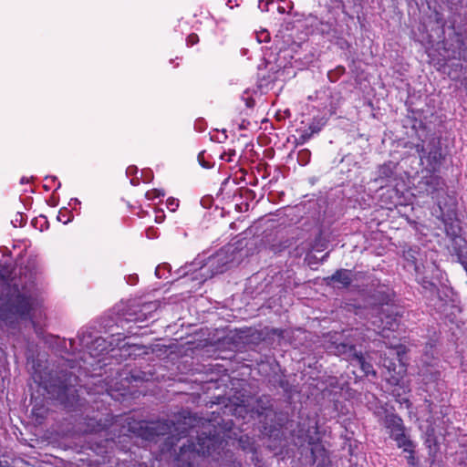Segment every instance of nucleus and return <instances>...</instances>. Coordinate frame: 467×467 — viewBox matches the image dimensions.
<instances>
[{
  "mask_svg": "<svg viewBox=\"0 0 467 467\" xmlns=\"http://www.w3.org/2000/svg\"><path fill=\"white\" fill-rule=\"evenodd\" d=\"M222 443L219 432L202 431L197 435L196 441L188 440L187 443L180 447L175 457L176 467H200L202 459L219 450Z\"/></svg>",
  "mask_w": 467,
  "mask_h": 467,
  "instance_id": "nucleus-1",
  "label": "nucleus"
},
{
  "mask_svg": "<svg viewBox=\"0 0 467 467\" xmlns=\"http://www.w3.org/2000/svg\"><path fill=\"white\" fill-rule=\"evenodd\" d=\"M34 300L31 295L22 293L15 284L0 296V320L13 321L16 317L27 318L33 310Z\"/></svg>",
  "mask_w": 467,
  "mask_h": 467,
  "instance_id": "nucleus-2",
  "label": "nucleus"
},
{
  "mask_svg": "<svg viewBox=\"0 0 467 467\" xmlns=\"http://www.w3.org/2000/svg\"><path fill=\"white\" fill-rule=\"evenodd\" d=\"M128 431L133 433L137 437H140L146 441H153L159 436H164L171 433L175 429L172 420H136L133 418H126Z\"/></svg>",
  "mask_w": 467,
  "mask_h": 467,
  "instance_id": "nucleus-3",
  "label": "nucleus"
},
{
  "mask_svg": "<svg viewBox=\"0 0 467 467\" xmlns=\"http://www.w3.org/2000/svg\"><path fill=\"white\" fill-rule=\"evenodd\" d=\"M73 374L67 370L57 372L56 375L49 374V378L43 379L40 385L44 387L47 392L54 399L65 403L68 394L73 387Z\"/></svg>",
  "mask_w": 467,
  "mask_h": 467,
  "instance_id": "nucleus-4",
  "label": "nucleus"
},
{
  "mask_svg": "<svg viewBox=\"0 0 467 467\" xmlns=\"http://www.w3.org/2000/svg\"><path fill=\"white\" fill-rule=\"evenodd\" d=\"M381 423L387 430L389 438L396 441L399 448H402L403 451L411 450V440L406 434V427L400 416L385 410Z\"/></svg>",
  "mask_w": 467,
  "mask_h": 467,
  "instance_id": "nucleus-5",
  "label": "nucleus"
},
{
  "mask_svg": "<svg viewBox=\"0 0 467 467\" xmlns=\"http://www.w3.org/2000/svg\"><path fill=\"white\" fill-rule=\"evenodd\" d=\"M389 344V356L387 353L381 358L382 366L388 370L394 381H399L405 373L406 368L402 363L401 354L405 353V347L399 343V339L392 335V341L385 342Z\"/></svg>",
  "mask_w": 467,
  "mask_h": 467,
  "instance_id": "nucleus-6",
  "label": "nucleus"
},
{
  "mask_svg": "<svg viewBox=\"0 0 467 467\" xmlns=\"http://www.w3.org/2000/svg\"><path fill=\"white\" fill-rule=\"evenodd\" d=\"M401 315L393 306L386 308L381 307L379 315L372 321L377 333L383 338L390 339V335L394 334L400 327V318Z\"/></svg>",
  "mask_w": 467,
  "mask_h": 467,
  "instance_id": "nucleus-7",
  "label": "nucleus"
},
{
  "mask_svg": "<svg viewBox=\"0 0 467 467\" xmlns=\"http://www.w3.org/2000/svg\"><path fill=\"white\" fill-rule=\"evenodd\" d=\"M342 337L343 335L339 333H335L330 336L327 348L336 356L344 357L352 362L356 356L358 355L359 351L357 350L354 344L346 342Z\"/></svg>",
  "mask_w": 467,
  "mask_h": 467,
  "instance_id": "nucleus-8",
  "label": "nucleus"
},
{
  "mask_svg": "<svg viewBox=\"0 0 467 467\" xmlns=\"http://www.w3.org/2000/svg\"><path fill=\"white\" fill-rule=\"evenodd\" d=\"M327 285L340 284L342 287L348 288L351 285L352 271L348 269H337L333 275L324 278Z\"/></svg>",
  "mask_w": 467,
  "mask_h": 467,
  "instance_id": "nucleus-9",
  "label": "nucleus"
},
{
  "mask_svg": "<svg viewBox=\"0 0 467 467\" xmlns=\"http://www.w3.org/2000/svg\"><path fill=\"white\" fill-rule=\"evenodd\" d=\"M397 165L393 161H387L378 167V176L375 179L376 182L388 184L391 181L395 180Z\"/></svg>",
  "mask_w": 467,
  "mask_h": 467,
  "instance_id": "nucleus-10",
  "label": "nucleus"
},
{
  "mask_svg": "<svg viewBox=\"0 0 467 467\" xmlns=\"http://www.w3.org/2000/svg\"><path fill=\"white\" fill-rule=\"evenodd\" d=\"M393 296L394 293L388 285H379L371 295V297L382 307L383 306H387L388 307L390 306L389 304L393 301Z\"/></svg>",
  "mask_w": 467,
  "mask_h": 467,
  "instance_id": "nucleus-11",
  "label": "nucleus"
},
{
  "mask_svg": "<svg viewBox=\"0 0 467 467\" xmlns=\"http://www.w3.org/2000/svg\"><path fill=\"white\" fill-rule=\"evenodd\" d=\"M425 267L422 265V266H416V272H415V275H416V281L418 282V284H420L421 285V287L430 292L431 295H439V287L437 286V285L435 283H433L431 280V277L430 276H427L424 275V270Z\"/></svg>",
  "mask_w": 467,
  "mask_h": 467,
  "instance_id": "nucleus-12",
  "label": "nucleus"
},
{
  "mask_svg": "<svg viewBox=\"0 0 467 467\" xmlns=\"http://www.w3.org/2000/svg\"><path fill=\"white\" fill-rule=\"evenodd\" d=\"M272 399L269 395H262L255 399L250 411L258 416L264 415L267 410H272Z\"/></svg>",
  "mask_w": 467,
  "mask_h": 467,
  "instance_id": "nucleus-13",
  "label": "nucleus"
},
{
  "mask_svg": "<svg viewBox=\"0 0 467 467\" xmlns=\"http://www.w3.org/2000/svg\"><path fill=\"white\" fill-rule=\"evenodd\" d=\"M427 159L428 167L431 171H436L439 170L442 154H441V149L440 147H433L431 149L427 154V156H423Z\"/></svg>",
  "mask_w": 467,
  "mask_h": 467,
  "instance_id": "nucleus-14",
  "label": "nucleus"
},
{
  "mask_svg": "<svg viewBox=\"0 0 467 467\" xmlns=\"http://www.w3.org/2000/svg\"><path fill=\"white\" fill-rule=\"evenodd\" d=\"M109 421L110 420L108 418H105L104 420H96L94 418H88L87 419L86 422L87 431L91 433H98L106 431L110 425Z\"/></svg>",
  "mask_w": 467,
  "mask_h": 467,
  "instance_id": "nucleus-15",
  "label": "nucleus"
},
{
  "mask_svg": "<svg viewBox=\"0 0 467 467\" xmlns=\"http://www.w3.org/2000/svg\"><path fill=\"white\" fill-rule=\"evenodd\" d=\"M351 363L358 365L360 368L364 376H376V371L374 370L372 364L369 361L366 360V358L364 357L361 351H359L358 355L356 356V358L353 359Z\"/></svg>",
  "mask_w": 467,
  "mask_h": 467,
  "instance_id": "nucleus-16",
  "label": "nucleus"
},
{
  "mask_svg": "<svg viewBox=\"0 0 467 467\" xmlns=\"http://www.w3.org/2000/svg\"><path fill=\"white\" fill-rule=\"evenodd\" d=\"M306 441L307 443L312 446L311 448V454L315 458V447L320 445L321 443V437L318 430V426L316 424L314 427V432L313 434H306Z\"/></svg>",
  "mask_w": 467,
  "mask_h": 467,
  "instance_id": "nucleus-17",
  "label": "nucleus"
},
{
  "mask_svg": "<svg viewBox=\"0 0 467 467\" xmlns=\"http://www.w3.org/2000/svg\"><path fill=\"white\" fill-rule=\"evenodd\" d=\"M291 245H292L291 240L286 238V239L279 241L276 244H272L270 245V250L274 254H279V253L285 251V249L289 248Z\"/></svg>",
  "mask_w": 467,
  "mask_h": 467,
  "instance_id": "nucleus-18",
  "label": "nucleus"
},
{
  "mask_svg": "<svg viewBox=\"0 0 467 467\" xmlns=\"http://www.w3.org/2000/svg\"><path fill=\"white\" fill-rule=\"evenodd\" d=\"M431 195V198L433 200H436L437 202V205L439 206V209L441 211V213H443L444 212V209L446 207V202H443L441 199H440V196L441 194H446L445 191L443 189H439V188H433L432 191L430 192Z\"/></svg>",
  "mask_w": 467,
  "mask_h": 467,
  "instance_id": "nucleus-19",
  "label": "nucleus"
},
{
  "mask_svg": "<svg viewBox=\"0 0 467 467\" xmlns=\"http://www.w3.org/2000/svg\"><path fill=\"white\" fill-rule=\"evenodd\" d=\"M319 130L313 125H310L307 130H304L299 135L298 141L300 144H304L310 140L314 133H317Z\"/></svg>",
  "mask_w": 467,
  "mask_h": 467,
  "instance_id": "nucleus-20",
  "label": "nucleus"
},
{
  "mask_svg": "<svg viewBox=\"0 0 467 467\" xmlns=\"http://www.w3.org/2000/svg\"><path fill=\"white\" fill-rule=\"evenodd\" d=\"M32 415L37 424H41L47 416V410L44 408H36V406L32 409Z\"/></svg>",
  "mask_w": 467,
  "mask_h": 467,
  "instance_id": "nucleus-21",
  "label": "nucleus"
},
{
  "mask_svg": "<svg viewBox=\"0 0 467 467\" xmlns=\"http://www.w3.org/2000/svg\"><path fill=\"white\" fill-rule=\"evenodd\" d=\"M416 251L412 248H409L404 252V258L408 262L409 265L414 267V271L416 272V266H420L417 264V258L415 256Z\"/></svg>",
  "mask_w": 467,
  "mask_h": 467,
  "instance_id": "nucleus-22",
  "label": "nucleus"
},
{
  "mask_svg": "<svg viewBox=\"0 0 467 467\" xmlns=\"http://www.w3.org/2000/svg\"><path fill=\"white\" fill-rule=\"evenodd\" d=\"M345 72V67L338 66L334 70L327 73V78L331 82H336Z\"/></svg>",
  "mask_w": 467,
  "mask_h": 467,
  "instance_id": "nucleus-23",
  "label": "nucleus"
},
{
  "mask_svg": "<svg viewBox=\"0 0 467 467\" xmlns=\"http://www.w3.org/2000/svg\"><path fill=\"white\" fill-rule=\"evenodd\" d=\"M164 195H165L164 191L160 190V189H151L145 192V198L147 200H150V201L163 197Z\"/></svg>",
  "mask_w": 467,
  "mask_h": 467,
  "instance_id": "nucleus-24",
  "label": "nucleus"
},
{
  "mask_svg": "<svg viewBox=\"0 0 467 467\" xmlns=\"http://www.w3.org/2000/svg\"><path fill=\"white\" fill-rule=\"evenodd\" d=\"M166 206L171 212H175L179 207V200L175 198H168L166 201Z\"/></svg>",
  "mask_w": 467,
  "mask_h": 467,
  "instance_id": "nucleus-25",
  "label": "nucleus"
},
{
  "mask_svg": "<svg viewBox=\"0 0 467 467\" xmlns=\"http://www.w3.org/2000/svg\"><path fill=\"white\" fill-rule=\"evenodd\" d=\"M68 213L69 212L67 209L60 210L59 213L57 215L58 221L62 222L65 224L67 223L68 222H70L72 215L67 217V213Z\"/></svg>",
  "mask_w": 467,
  "mask_h": 467,
  "instance_id": "nucleus-26",
  "label": "nucleus"
},
{
  "mask_svg": "<svg viewBox=\"0 0 467 467\" xmlns=\"http://www.w3.org/2000/svg\"><path fill=\"white\" fill-rule=\"evenodd\" d=\"M199 42V36L195 33L190 34L186 38L187 47H193Z\"/></svg>",
  "mask_w": 467,
  "mask_h": 467,
  "instance_id": "nucleus-27",
  "label": "nucleus"
},
{
  "mask_svg": "<svg viewBox=\"0 0 467 467\" xmlns=\"http://www.w3.org/2000/svg\"><path fill=\"white\" fill-rule=\"evenodd\" d=\"M414 443L413 441H411V450L410 451H404L405 452H408L409 453V456L407 457V460H408V463L411 466H415L416 464V462H415V456H414Z\"/></svg>",
  "mask_w": 467,
  "mask_h": 467,
  "instance_id": "nucleus-28",
  "label": "nucleus"
},
{
  "mask_svg": "<svg viewBox=\"0 0 467 467\" xmlns=\"http://www.w3.org/2000/svg\"><path fill=\"white\" fill-rule=\"evenodd\" d=\"M204 154L205 152L204 151H202L198 154V161L200 163V165L205 169H209L212 167V164L210 161H205L204 159Z\"/></svg>",
  "mask_w": 467,
  "mask_h": 467,
  "instance_id": "nucleus-29",
  "label": "nucleus"
},
{
  "mask_svg": "<svg viewBox=\"0 0 467 467\" xmlns=\"http://www.w3.org/2000/svg\"><path fill=\"white\" fill-rule=\"evenodd\" d=\"M9 277L8 271L5 267L0 266V280L5 281Z\"/></svg>",
  "mask_w": 467,
  "mask_h": 467,
  "instance_id": "nucleus-30",
  "label": "nucleus"
},
{
  "mask_svg": "<svg viewBox=\"0 0 467 467\" xmlns=\"http://www.w3.org/2000/svg\"><path fill=\"white\" fill-rule=\"evenodd\" d=\"M440 182H441V178L439 176H432V177H431V183H434L437 186H439Z\"/></svg>",
  "mask_w": 467,
  "mask_h": 467,
  "instance_id": "nucleus-31",
  "label": "nucleus"
},
{
  "mask_svg": "<svg viewBox=\"0 0 467 467\" xmlns=\"http://www.w3.org/2000/svg\"><path fill=\"white\" fill-rule=\"evenodd\" d=\"M271 334H272V335H275V336L280 337V336H282V335H283V330H282V329H279V328H273V329L271 330Z\"/></svg>",
  "mask_w": 467,
  "mask_h": 467,
  "instance_id": "nucleus-32",
  "label": "nucleus"
},
{
  "mask_svg": "<svg viewBox=\"0 0 467 467\" xmlns=\"http://www.w3.org/2000/svg\"><path fill=\"white\" fill-rule=\"evenodd\" d=\"M0 467H12V465L5 460H0Z\"/></svg>",
  "mask_w": 467,
  "mask_h": 467,
  "instance_id": "nucleus-33",
  "label": "nucleus"
},
{
  "mask_svg": "<svg viewBox=\"0 0 467 467\" xmlns=\"http://www.w3.org/2000/svg\"><path fill=\"white\" fill-rule=\"evenodd\" d=\"M30 182V179L27 177H22L20 180L21 184L28 183Z\"/></svg>",
  "mask_w": 467,
  "mask_h": 467,
  "instance_id": "nucleus-34",
  "label": "nucleus"
},
{
  "mask_svg": "<svg viewBox=\"0 0 467 467\" xmlns=\"http://www.w3.org/2000/svg\"><path fill=\"white\" fill-rule=\"evenodd\" d=\"M234 154H235V150H230V151L228 152L229 158H227V159H226V161H232L231 156H232V155H234Z\"/></svg>",
  "mask_w": 467,
  "mask_h": 467,
  "instance_id": "nucleus-35",
  "label": "nucleus"
},
{
  "mask_svg": "<svg viewBox=\"0 0 467 467\" xmlns=\"http://www.w3.org/2000/svg\"><path fill=\"white\" fill-rule=\"evenodd\" d=\"M417 148H418V149H417V150H418L419 152H424V147H423V145L421 146L420 150V145H418V146H417Z\"/></svg>",
  "mask_w": 467,
  "mask_h": 467,
  "instance_id": "nucleus-36",
  "label": "nucleus"
},
{
  "mask_svg": "<svg viewBox=\"0 0 467 467\" xmlns=\"http://www.w3.org/2000/svg\"><path fill=\"white\" fill-rule=\"evenodd\" d=\"M462 265H463L464 269L467 271V262L461 261Z\"/></svg>",
  "mask_w": 467,
  "mask_h": 467,
  "instance_id": "nucleus-37",
  "label": "nucleus"
},
{
  "mask_svg": "<svg viewBox=\"0 0 467 467\" xmlns=\"http://www.w3.org/2000/svg\"><path fill=\"white\" fill-rule=\"evenodd\" d=\"M301 154L308 155V154H309V151L306 150L302 151V152H301Z\"/></svg>",
  "mask_w": 467,
  "mask_h": 467,
  "instance_id": "nucleus-38",
  "label": "nucleus"
},
{
  "mask_svg": "<svg viewBox=\"0 0 467 467\" xmlns=\"http://www.w3.org/2000/svg\"><path fill=\"white\" fill-rule=\"evenodd\" d=\"M250 451L255 452V451H256V450H255L254 447H251V448H250Z\"/></svg>",
  "mask_w": 467,
  "mask_h": 467,
  "instance_id": "nucleus-39",
  "label": "nucleus"
},
{
  "mask_svg": "<svg viewBox=\"0 0 467 467\" xmlns=\"http://www.w3.org/2000/svg\"><path fill=\"white\" fill-rule=\"evenodd\" d=\"M432 269H436V270H438L437 265H432Z\"/></svg>",
  "mask_w": 467,
  "mask_h": 467,
  "instance_id": "nucleus-40",
  "label": "nucleus"
}]
</instances>
